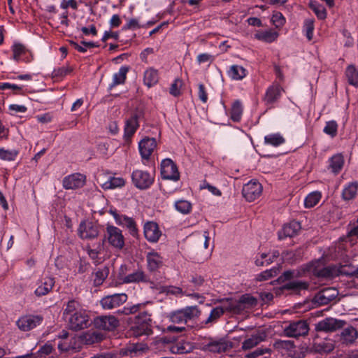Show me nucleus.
Returning a JSON list of instances; mask_svg holds the SVG:
<instances>
[{
	"label": "nucleus",
	"instance_id": "49",
	"mask_svg": "<svg viewBox=\"0 0 358 358\" xmlns=\"http://www.w3.org/2000/svg\"><path fill=\"white\" fill-rule=\"evenodd\" d=\"M243 109L241 103L239 101H236L231 107V118L234 122H238L240 120L242 115Z\"/></svg>",
	"mask_w": 358,
	"mask_h": 358
},
{
	"label": "nucleus",
	"instance_id": "13",
	"mask_svg": "<svg viewBox=\"0 0 358 358\" xmlns=\"http://www.w3.org/2000/svg\"><path fill=\"white\" fill-rule=\"evenodd\" d=\"M132 181L139 189H146L153 182V178L148 173L141 170H136L133 172Z\"/></svg>",
	"mask_w": 358,
	"mask_h": 358
},
{
	"label": "nucleus",
	"instance_id": "4",
	"mask_svg": "<svg viewBox=\"0 0 358 358\" xmlns=\"http://www.w3.org/2000/svg\"><path fill=\"white\" fill-rule=\"evenodd\" d=\"M309 331L308 324L305 320H299L291 322L284 329L285 334L288 337L297 338L304 336Z\"/></svg>",
	"mask_w": 358,
	"mask_h": 358
},
{
	"label": "nucleus",
	"instance_id": "38",
	"mask_svg": "<svg viewBox=\"0 0 358 358\" xmlns=\"http://www.w3.org/2000/svg\"><path fill=\"white\" fill-rule=\"evenodd\" d=\"M345 75L350 85L358 87V71L354 65H349L347 67Z\"/></svg>",
	"mask_w": 358,
	"mask_h": 358
},
{
	"label": "nucleus",
	"instance_id": "3",
	"mask_svg": "<svg viewBox=\"0 0 358 358\" xmlns=\"http://www.w3.org/2000/svg\"><path fill=\"white\" fill-rule=\"evenodd\" d=\"M338 294V291L334 287H327L319 291L313 297L312 301L316 306L329 304Z\"/></svg>",
	"mask_w": 358,
	"mask_h": 358
},
{
	"label": "nucleus",
	"instance_id": "32",
	"mask_svg": "<svg viewBox=\"0 0 358 358\" xmlns=\"http://www.w3.org/2000/svg\"><path fill=\"white\" fill-rule=\"evenodd\" d=\"M159 74L158 71L153 69L149 68L144 73L143 81L145 85L148 87H150L158 83Z\"/></svg>",
	"mask_w": 358,
	"mask_h": 358
},
{
	"label": "nucleus",
	"instance_id": "23",
	"mask_svg": "<svg viewBox=\"0 0 358 358\" xmlns=\"http://www.w3.org/2000/svg\"><path fill=\"white\" fill-rule=\"evenodd\" d=\"M223 303V306H220L224 313L229 312L234 314L240 313L243 311V307L239 304L238 301L233 299H223L220 300Z\"/></svg>",
	"mask_w": 358,
	"mask_h": 358
},
{
	"label": "nucleus",
	"instance_id": "63",
	"mask_svg": "<svg viewBox=\"0 0 358 358\" xmlns=\"http://www.w3.org/2000/svg\"><path fill=\"white\" fill-rule=\"evenodd\" d=\"M131 331L132 335L135 337H138L142 335H149L152 333L149 331H143V328L135 322L134 326L131 328Z\"/></svg>",
	"mask_w": 358,
	"mask_h": 358
},
{
	"label": "nucleus",
	"instance_id": "19",
	"mask_svg": "<svg viewBox=\"0 0 358 358\" xmlns=\"http://www.w3.org/2000/svg\"><path fill=\"white\" fill-rule=\"evenodd\" d=\"M144 234L150 242H157L162 234L157 223L148 222L144 226Z\"/></svg>",
	"mask_w": 358,
	"mask_h": 358
},
{
	"label": "nucleus",
	"instance_id": "59",
	"mask_svg": "<svg viewBox=\"0 0 358 358\" xmlns=\"http://www.w3.org/2000/svg\"><path fill=\"white\" fill-rule=\"evenodd\" d=\"M182 82L180 79H176L170 87V94L174 96H179L180 94V88L182 87Z\"/></svg>",
	"mask_w": 358,
	"mask_h": 358
},
{
	"label": "nucleus",
	"instance_id": "34",
	"mask_svg": "<svg viewBox=\"0 0 358 358\" xmlns=\"http://www.w3.org/2000/svg\"><path fill=\"white\" fill-rule=\"evenodd\" d=\"M335 348L334 342L332 341H324L320 343H315L313 350L320 355L331 352Z\"/></svg>",
	"mask_w": 358,
	"mask_h": 358
},
{
	"label": "nucleus",
	"instance_id": "15",
	"mask_svg": "<svg viewBox=\"0 0 358 358\" xmlns=\"http://www.w3.org/2000/svg\"><path fill=\"white\" fill-rule=\"evenodd\" d=\"M358 339V330L353 326L343 329L339 334V342L343 346H350Z\"/></svg>",
	"mask_w": 358,
	"mask_h": 358
},
{
	"label": "nucleus",
	"instance_id": "37",
	"mask_svg": "<svg viewBox=\"0 0 358 358\" xmlns=\"http://www.w3.org/2000/svg\"><path fill=\"white\" fill-rule=\"evenodd\" d=\"M358 189V183L353 182L350 183L343 191L342 197L344 200H351L357 194Z\"/></svg>",
	"mask_w": 358,
	"mask_h": 358
},
{
	"label": "nucleus",
	"instance_id": "53",
	"mask_svg": "<svg viewBox=\"0 0 358 358\" xmlns=\"http://www.w3.org/2000/svg\"><path fill=\"white\" fill-rule=\"evenodd\" d=\"M175 206L177 210L183 214L189 213L192 209L191 203L185 200H180L177 201L175 204Z\"/></svg>",
	"mask_w": 358,
	"mask_h": 358
},
{
	"label": "nucleus",
	"instance_id": "46",
	"mask_svg": "<svg viewBox=\"0 0 358 358\" xmlns=\"http://www.w3.org/2000/svg\"><path fill=\"white\" fill-rule=\"evenodd\" d=\"M224 315V311L220 306H217L214 308L208 317L206 319V320L204 322L205 324H209L212 323L216 322L222 315Z\"/></svg>",
	"mask_w": 358,
	"mask_h": 358
},
{
	"label": "nucleus",
	"instance_id": "24",
	"mask_svg": "<svg viewBox=\"0 0 358 358\" xmlns=\"http://www.w3.org/2000/svg\"><path fill=\"white\" fill-rule=\"evenodd\" d=\"M55 285V280L52 278L47 277L40 282L38 287L36 289L34 294L40 297L48 294Z\"/></svg>",
	"mask_w": 358,
	"mask_h": 358
},
{
	"label": "nucleus",
	"instance_id": "36",
	"mask_svg": "<svg viewBox=\"0 0 358 358\" xmlns=\"http://www.w3.org/2000/svg\"><path fill=\"white\" fill-rule=\"evenodd\" d=\"M344 164L343 157L337 154L330 159L329 168L334 173H338L343 168Z\"/></svg>",
	"mask_w": 358,
	"mask_h": 358
},
{
	"label": "nucleus",
	"instance_id": "64",
	"mask_svg": "<svg viewBox=\"0 0 358 358\" xmlns=\"http://www.w3.org/2000/svg\"><path fill=\"white\" fill-rule=\"evenodd\" d=\"M71 71L69 67H60L55 69L52 72V77H63Z\"/></svg>",
	"mask_w": 358,
	"mask_h": 358
},
{
	"label": "nucleus",
	"instance_id": "45",
	"mask_svg": "<svg viewBox=\"0 0 358 358\" xmlns=\"http://www.w3.org/2000/svg\"><path fill=\"white\" fill-rule=\"evenodd\" d=\"M124 185V180L122 178L111 177L108 180L101 184L105 189L122 187Z\"/></svg>",
	"mask_w": 358,
	"mask_h": 358
},
{
	"label": "nucleus",
	"instance_id": "5",
	"mask_svg": "<svg viewBox=\"0 0 358 358\" xmlns=\"http://www.w3.org/2000/svg\"><path fill=\"white\" fill-rule=\"evenodd\" d=\"M107 238L108 243L113 248L121 250L124 245V238L122 231L116 227L108 225L106 227Z\"/></svg>",
	"mask_w": 358,
	"mask_h": 358
},
{
	"label": "nucleus",
	"instance_id": "2",
	"mask_svg": "<svg viewBox=\"0 0 358 358\" xmlns=\"http://www.w3.org/2000/svg\"><path fill=\"white\" fill-rule=\"evenodd\" d=\"M78 234L82 239H94L99 236V227L90 221H83L78 229Z\"/></svg>",
	"mask_w": 358,
	"mask_h": 358
},
{
	"label": "nucleus",
	"instance_id": "35",
	"mask_svg": "<svg viewBox=\"0 0 358 358\" xmlns=\"http://www.w3.org/2000/svg\"><path fill=\"white\" fill-rule=\"evenodd\" d=\"M308 288V283L304 281H289L282 286L281 289L292 290L294 292H300Z\"/></svg>",
	"mask_w": 358,
	"mask_h": 358
},
{
	"label": "nucleus",
	"instance_id": "55",
	"mask_svg": "<svg viewBox=\"0 0 358 358\" xmlns=\"http://www.w3.org/2000/svg\"><path fill=\"white\" fill-rule=\"evenodd\" d=\"M79 306V303L77 301L74 299L69 301L67 303L66 308L64 310V316L72 315L75 312H78L77 310L78 309Z\"/></svg>",
	"mask_w": 358,
	"mask_h": 358
},
{
	"label": "nucleus",
	"instance_id": "48",
	"mask_svg": "<svg viewBox=\"0 0 358 358\" xmlns=\"http://www.w3.org/2000/svg\"><path fill=\"white\" fill-rule=\"evenodd\" d=\"M180 310L182 313L186 321L199 317L201 313V311L196 306L187 307Z\"/></svg>",
	"mask_w": 358,
	"mask_h": 358
},
{
	"label": "nucleus",
	"instance_id": "47",
	"mask_svg": "<svg viewBox=\"0 0 358 358\" xmlns=\"http://www.w3.org/2000/svg\"><path fill=\"white\" fill-rule=\"evenodd\" d=\"M309 7L314 11L319 19L324 20L327 17L326 9L322 5L311 1L309 3Z\"/></svg>",
	"mask_w": 358,
	"mask_h": 358
},
{
	"label": "nucleus",
	"instance_id": "54",
	"mask_svg": "<svg viewBox=\"0 0 358 358\" xmlns=\"http://www.w3.org/2000/svg\"><path fill=\"white\" fill-rule=\"evenodd\" d=\"M265 142L274 146H278L284 143V138L280 134H272L265 136Z\"/></svg>",
	"mask_w": 358,
	"mask_h": 358
},
{
	"label": "nucleus",
	"instance_id": "29",
	"mask_svg": "<svg viewBox=\"0 0 358 358\" xmlns=\"http://www.w3.org/2000/svg\"><path fill=\"white\" fill-rule=\"evenodd\" d=\"M148 267L150 271H155L163 264L162 257L157 252H149L147 255Z\"/></svg>",
	"mask_w": 358,
	"mask_h": 358
},
{
	"label": "nucleus",
	"instance_id": "42",
	"mask_svg": "<svg viewBox=\"0 0 358 358\" xmlns=\"http://www.w3.org/2000/svg\"><path fill=\"white\" fill-rule=\"evenodd\" d=\"M238 301L241 307H243V310L246 308L253 307L257 304V299L250 294L242 295Z\"/></svg>",
	"mask_w": 358,
	"mask_h": 358
},
{
	"label": "nucleus",
	"instance_id": "56",
	"mask_svg": "<svg viewBox=\"0 0 358 358\" xmlns=\"http://www.w3.org/2000/svg\"><path fill=\"white\" fill-rule=\"evenodd\" d=\"M338 124L336 122L332 120L327 122L324 128V132L331 137H334L337 134Z\"/></svg>",
	"mask_w": 358,
	"mask_h": 358
},
{
	"label": "nucleus",
	"instance_id": "20",
	"mask_svg": "<svg viewBox=\"0 0 358 358\" xmlns=\"http://www.w3.org/2000/svg\"><path fill=\"white\" fill-rule=\"evenodd\" d=\"M300 229V223L296 221H292L284 225L282 229L278 232V238L279 239H283L287 237H293L297 234Z\"/></svg>",
	"mask_w": 358,
	"mask_h": 358
},
{
	"label": "nucleus",
	"instance_id": "43",
	"mask_svg": "<svg viewBox=\"0 0 358 358\" xmlns=\"http://www.w3.org/2000/svg\"><path fill=\"white\" fill-rule=\"evenodd\" d=\"M229 73L230 76L234 80H241L246 76L245 69L238 65L231 66Z\"/></svg>",
	"mask_w": 358,
	"mask_h": 358
},
{
	"label": "nucleus",
	"instance_id": "25",
	"mask_svg": "<svg viewBox=\"0 0 358 358\" xmlns=\"http://www.w3.org/2000/svg\"><path fill=\"white\" fill-rule=\"evenodd\" d=\"M281 87L278 85H273L271 87H269L266 92L265 96H264V101L267 104H271L276 101L278 99L280 96L281 94Z\"/></svg>",
	"mask_w": 358,
	"mask_h": 358
},
{
	"label": "nucleus",
	"instance_id": "18",
	"mask_svg": "<svg viewBox=\"0 0 358 358\" xmlns=\"http://www.w3.org/2000/svg\"><path fill=\"white\" fill-rule=\"evenodd\" d=\"M13 50V59L18 62L22 57L25 62H29L32 59V55L25 48V46L21 43H15L12 46Z\"/></svg>",
	"mask_w": 358,
	"mask_h": 358
},
{
	"label": "nucleus",
	"instance_id": "11",
	"mask_svg": "<svg viewBox=\"0 0 358 358\" xmlns=\"http://www.w3.org/2000/svg\"><path fill=\"white\" fill-rule=\"evenodd\" d=\"M233 347L232 343L224 338L211 341L208 343L203 345V349L213 353L225 352L231 350Z\"/></svg>",
	"mask_w": 358,
	"mask_h": 358
},
{
	"label": "nucleus",
	"instance_id": "8",
	"mask_svg": "<svg viewBox=\"0 0 358 358\" xmlns=\"http://www.w3.org/2000/svg\"><path fill=\"white\" fill-rule=\"evenodd\" d=\"M262 193V186L257 181H250L245 184L242 189V194L250 202L259 198Z\"/></svg>",
	"mask_w": 358,
	"mask_h": 358
},
{
	"label": "nucleus",
	"instance_id": "58",
	"mask_svg": "<svg viewBox=\"0 0 358 358\" xmlns=\"http://www.w3.org/2000/svg\"><path fill=\"white\" fill-rule=\"evenodd\" d=\"M18 152L16 150H7L4 149H0V159L3 160H14L17 155Z\"/></svg>",
	"mask_w": 358,
	"mask_h": 358
},
{
	"label": "nucleus",
	"instance_id": "61",
	"mask_svg": "<svg viewBox=\"0 0 358 358\" xmlns=\"http://www.w3.org/2000/svg\"><path fill=\"white\" fill-rule=\"evenodd\" d=\"M271 20L273 22V24L277 28L282 27L285 22V17H283L282 13L279 12H277L273 15Z\"/></svg>",
	"mask_w": 358,
	"mask_h": 358
},
{
	"label": "nucleus",
	"instance_id": "57",
	"mask_svg": "<svg viewBox=\"0 0 358 358\" xmlns=\"http://www.w3.org/2000/svg\"><path fill=\"white\" fill-rule=\"evenodd\" d=\"M192 349V346L188 344V343H186V344H182V343H179V344H176L175 345H173L171 348V351L173 352V353H177V354H185V353H187L189 352H190Z\"/></svg>",
	"mask_w": 358,
	"mask_h": 358
},
{
	"label": "nucleus",
	"instance_id": "27",
	"mask_svg": "<svg viewBox=\"0 0 358 358\" xmlns=\"http://www.w3.org/2000/svg\"><path fill=\"white\" fill-rule=\"evenodd\" d=\"M273 347L278 350L282 356L285 355V352H287L288 357L293 356L292 352L294 348V344L292 341H277L274 343Z\"/></svg>",
	"mask_w": 358,
	"mask_h": 358
},
{
	"label": "nucleus",
	"instance_id": "52",
	"mask_svg": "<svg viewBox=\"0 0 358 358\" xmlns=\"http://www.w3.org/2000/svg\"><path fill=\"white\" fill-rule=\"evenodd\" d=\"M278 272H279V269L278 268H273L271 269L266 270V271L261 273L260 274H259L257 276L256 279L258 281L266 280H268L269 278H272L273 276L277 275Z\"/></svg>",
	"mask_w": 358,
	"mask_h": 358
},
{
	"label": "nucleus",
	"instance_id": "7",
	"mask_svg": "<svg viewBox=\"0 0 358 358\" xmlns=\"http://www.w3.org/2000/svg\"><path fill=\"white\" fill-rule=\"evenodd\" d=\"M127 300V295L126 294H114L102 298L100 303L103 308L110 310L120 306Z\"/></svg>",
	"mask_w": 358,
	"mask_h": 358
},
{
	"label": "nucleus",
	"instance_id": "9",
	"mask_svg": "<svg viewBox=\"0 0 358 358\" xmlns=\"http://www.w3.org/2000/svg\"><path fill=\"white\" fill-rule=\"evenodd\" d=\"M94 326L99 329L113 331L120 324L119 320L113 315L96 317L94 321Z\"/></svg>",
	"mask_w": 358,
	"mask_h": 358
},
{
	"label": "nucleus",
	"instance_id": "17",
	"mask_svg": "<svg viewBox=\"0 0 358 358\" xmlns=\"http://www.w3.org/2000/svg\"><path fill=\"white\" fill-rule=\"evenodd\" d=\"M156 146L157 143L154 138H146L141 141L138 147L142 158L148 159Z\"/></svg>",
	"mask_w": 358,
	"mask_h": 358
},
{
	"label": "nucleus",
	"instance_id": "33",
	"mask_svg": "<svg viewBox=\"0 0 358 358\" xmlns=\"http://www.w3.org/2000/svg\"><path fill=\"white\" fill-rule=\"evenodd\" d=\"M124 282H148L149 279L148 276L142 270H137L132 273H130L125 276L123 279Z\"/></svg>",
	"mask_w": 358,
	"mask_h": 358
},
{
	"label": "nucleus",
	"instance_id": "30",
	"mask_svg": "<svg viewBox=\"0 0 358 358\" xmlns=\"http://www.w3.org/2000/svg\"><path fill=\"white\" fill-rule=\"evenodd\" d=\"M138 127V115L136 114H134L126 121L124 128V136L127 138H131L134 135Z\"/></svg>",
	"mask_w": 358,
	"mask_h": 358
},
{
	"label": "nucleus",
	"instance_id": "16",
	"mask_svg": "<svg viewBox=\"0 0 358 358\" xmlns=\"http://www.w3.org/2000/svg\"><path fill=\"white\" fill-rule=\"evenodd\" d=\"M86 178L80 173L70 175L63 180V186L65 189H73L82 187L85 183Z\"/></svg>",
	"mask_w": 358,
	"mask_h": 358
},
{
	"label": "nucleus",
	"instance_id": "51",
	"mask_svg": "<svg viewBox=\"0 0 358 358\" xmlns=\"http://www.w3.org/2000/svg\"><path fill=\"white\" fill-rule=\"evenodd\" d=\"M321 194L319 192H313L307 196L305 199V206L306 208H312L315 206L320 201Z\"/></svg>",
	"mask_w": 358,
	"mask_h": 358
},
{
	"label": "nucleus",
	"instance_id": "60",
	"mask_svg": "<svg viewBox=\"0 0 358 358\" xmlns=\"http://www.w3.org/2000/svg\"><path fill=\"white\" fill-rule=\"evenodd\" d=\"M304 27L306 31V37L308 41H311L313 36L314 20L313 19L306 20Z\"/></svg>",
	"mask_w": 358,
	"mask_h": 358
},
{
	"label": "nucleus",
	"instance_id": "21",
	"mask_svg": "<svg viewBox=\"0 0 358 358\" xmlns=\"http://www.w3.org/2000/svg\"><path fill=\"white\" fill-rule=\"evenodd\" d=\"M104 338L105 335L97 330H90L80 337L81 341L86 345L101 342Z\"/></svg>",
	"mask_w": 358,
	"mask_h": 358
},
{
	"label": "nucleus",
	"instance_id": "44",
	"mask_svg": "<svg viewBox=\"0 0 358 358\" xmlns=\"http://www.w3.org/2000/svg\"><path fill=\"white\" fill-rule=\"evenodd\" d=\"M339 275L358 276V268L350 264L341 265L338 266Z\"/></svg>",
	"mask_w": 358,
	"mask_h": 358
},
{
	"label": "nucleus",
	"instance_id": "12",
	"mask_svg": "<svg viewBox=\"0 0 358 358\" xmlns=\"http://www.w3.org/2000/svg\"><path fill=\"white\" fill-rule=\"evenodd\" d=\"M69 321L70 328L78 331L87 327L89 318L85 312L80 310L72 314Z\"/></svg>",
	"mask_w": 358,
	"mask_h": 358
},
{
	"label": "nucleus",
	"instance_id": "28",
	"mask_svg": "<svg viewBox=\"0 0 358 358\" xmlns=\"http://www.w3.org/2000/svg\"><path fill=\"white\" fill-rule=\"evenodd\" d=\"M105 241L106 238H103L101 241L94 243L92 245L87 244L86 245L85 250L92 259L96 260L98 259L99 255L101 254L103 250Z\"/></svg>",
	"mask_w": 358,
	"mask_h": 358
},
{
	"label": "nucleus",
	"instance_id": "22",
	"mask_svg": "<svg viewBox=\"0 0 358 358\" xmlns=\"http://www.w3.org/2000/svg\"><path fill=\"white\" fill-rule=\"evenodd\" d=\"M313 273L319 278H333L339 275L338 266L336 265L328 266L320 269L314 268Z\"/></svg>",
	"mask_w": 358,
	"mask_h": 358
},
{
	"label": "nucleus",
	"instance_id": "26",
	"mask_svg": "<svg viewBox=\"0 0 358 358\" xmlns=\"http://www.w3.org/2000/svg\"><path fill=\"white\" fill-rule=\"evenodd\" d=\"M266 335L264 332H258L257 334H253L250 338L244 341L242 343V348L243 350H249L255 346L257 345L259 343L264 341Z\"/></svg>",
	"mask_w": 358,
	"mask_h": 358
},
{
	"label": "nucleus",
	"instance_id": "31",
	"mask_svg": "<svg viewBox=\"0 0 358 358\" xmlns=\"http://www.w3.org/2000/svg\"><path fill=\"white\" fill-rule=\"evenodd\" d=\"M135 323L143 328V331H149L152 332L151 323L152 319L150 315L145 312L140 313L135 317Z\"/></svg>",
	"mask_w": 358,
	"mask_h": 358
},
{
	"label": "nucleus",
	"instance_id": "62",
	"mask_svg": "<svg viewBox=\"0 0 358 358\" xmlns=\"http://www.w3.org/2000/svg\"><path fill=\"white\" fill-rule=\"evenodd\" d=\"M171 320L173 323L178 324H185L187 322L180 310L171 314Z\"/></svg>",
	"mask_w": 358,
	"mask_h": 358
},
{
	"label": "nucleus",
	"instance_id": "10",
	"mask_svg": "<svg viewBox=\"0 0 358 358\" xmlns=\"http://www.w3.org/2000/svg\"><path fill=\"white\" fill-rule=\"evenodd\" d=\"M161 175L164 179L178 180L180 173L176 165L170 159H164L161 164Z\"/></svg>",
	"mask_w": 358,
	"mask_h": 358
},
{
	"label": "nucleus",
	"instance_id": "40",
	"mask_svg": "<svg viewBox=\"0 0 358 358\" xmlns=\"http://www.w3.org/2000/svg\"><path fill=\"white\" fill-rule=\"evenodd\" d=\"M128 71H129V69L127 67H126V66L121 67L120 69L119 72L114 75L113 82L110 87L112 88L115 85L124 83Z\"/></svg>",
	"mask_w": 358,
	"mask_h": 358
},
{
	"label": "nucleus",
	"instance_id": "39",
	"mask_svg": "<svg viewBox=\"0 0 358 358\" xmlns=\"http://www.w3.org/2000/svg\"><path fill=\"white\" fill-rule=\"evenodd\" d=\"M278 36L276 31L271 30L266 31H259L255 34V38L268 43L274 41Z\"/></svg>",
	"mask_w": 358,
	"mask_h": 358
},
{
	"label": "nucleus",
	"instance_id": "1",
	"mask_svg": "<svg viewBox=\"0 0 358 358\" xmlns=\"http://www.w3.org/2000/svg\"><path fill=\"white\" fill-rule=\"evenodd\" d=\"M148 350V347L144 343H131L126 347L120 349L118 354L108 353L106 355H98L94 356L92 358H113L119 355L120 357H141L143 355V353Z\"/></svg>",
	"mask_w": 358,
	"mask_h": 358
},
{
	"label": "nucleus",
	"instance_id": "50",
	"mask_svg": "<svg viewBox=\"0 0 358 358\" xmlns=\"http://www.w3.org/2000/svg\"><path fill=\"white\" fill-rule=\"evenodd\" d=\"M301 273L299 271H285L277 280L279 283L285 282L287 280H291L294 278H299Z\"/></svg>",
	"mask_w": 358,
	"mask_h": 358
},
{
	"label": "nucleus",
	"instance_id": "41",
	"mask_svg": "<svg viewBox=\"0 0 358 358\" xmlns=\"http://www.w3.org/2000/svg\"><path fill=\"white\" fill-rule=\"evenodd\" d=\"M109 273V269L106 266L99 268L94 273L95 278L94 279V284L95 286L101 285Z\"/></svg>",
	"mask_w": 358,
	"mask_h": 358
},
{
	"label": "nucleus",
	"instance_id": "14",
	"mask_svg": "<svg viewBox=\"0 0 358 358\" xmlns=\"http://www.w3.org/2000/svg\"><path fill=\"white\" fill-rule=\"evenodd\" d=\"M43 317L39 315H24L17 321L20 329L24 331H29L41 324Z\"/></svg>",
	"mask_w": 358,
	"mask_h": 358
},
{
	"label": "nucleus",
	"instance_id": "6",
	"mask_svg": "<svg viewBox=\"0 0 358 358\" xmlns=\"http://www.w3.org/2000/svg\"><path fill=\"white\" fill-rule=\"evenodd\" d=\"M345 324L344 320L327 317L319 322L315 327L318 331L332 332L342 329Z\"/></svg>",
	"mask_w": 358,
	"mask_h": 358
}]
</instances>
